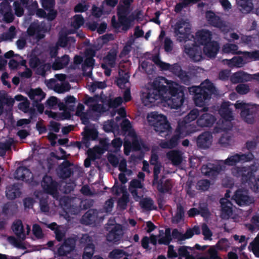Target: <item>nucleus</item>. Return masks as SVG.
Instances as JSON below:
<instances>
[{"instance_id": "f257e3e1", "label": "nucleus", "mask_w": 259, "mask_h": 259, "mask_svg": "<svg viewBox=\"0 0 259 259\" xmlns=\"http://www.w3.org/2000/svg\"><path fill=\"white\" fill-rule=\"evenodd\" d=\"M190 95H193V100L197 106L202 107L209 101L212 95L216 92L213 83L208 79H205L200 85L192 86L187 88Z\"/></svg>"}, {"instance_id": "f03ea898", "label": "nucleus", "mask_w": 259, "mask_h": 259, "mask_svg": "<svg viewBox=\"0 0 259 259\" xmlns=\"http://www.w3.org/2000/svg\"><path fill=\"white\" fill-rule=\"evenodd\" d=\"M167 91V86L161 84L160 81L155 80L151 84L150 88L142 93V103L145 106L151 107L156 101H163L164 99V95Z\"/></svg>"}, {"instance_id": "7ed1b4c3", "label": "nucleus", "mask_w": 259, "mask_h": 259, "mask_svg": "<svg viewBox=\"0 0 259 259\" xmlns=\"http://www.w3.org/2000/svg\"><path fill=\"white\" fill-rule=\"evenodd\" d=\"M258 166L255 163L248 166L237 167L236 176L241 178L243 184L248 183L250 189L255 193L259 192V177L254 182L255 172L258 170Z\"/></svg>"}, {"instance_id": "20e7f679", "label": "nucleus", "mask_w": 259, "mask_h": 259, "mask_svg": "<svg viewBox=\"0 0 259 259\" xmlns=\"http://www.w3.org/2000/svg\"><path fill=\"white\" fill-rule=\"evenodd\" d=\"M147 118L149 125L161 137H164L171 132V127L165 116L155 111L148 113Z\"/></svg>"}, {"instance_id": "39448f33", "label": "nucleus", "mask_w": 259, "mask_h": 259, "mask_svg": "<svg viewBox=\"0 0 259 259\" xmlns=\"http://www.w3.org/2000/svg\"><path fill=\"white\" fill-rule=\"evenodd\" d=\"M187 88L177 83L169 86L168 92L170 97L165 100L168 106L172 109H177L183 105Z\"/></svg>"}, {"instance_id": "423d86ee", "label": "nucleus", "mask_w": 259, "mask_h": 259, "mask_svg": "<svg viewBox=\"0 0 259 259\" xmlns=\"http://www.w3.org/2000/svg\"><path fill=\"white\" fill-rule=\"evenodd\" d=\"M235 107L236 109L241 110V116L246 123L253 124L255 122L257 114L256 107L237 101L235 104Z\"/></svg>"}, {"instance_id": "0eeeda50", "label": "nucleus", "mask_w": 259, "mask_h": 259, "mask_svg": "<svg viewBox=\"0 0 259 259\" xmlns=\"http://www.w3.org/2000/svg\"><path fill=\"white\" fill-rule=\"evenodd\" d=\"M175 36L180 42L186 43L189 39L191 27L189 23L183 19L179 20L174 26Z\"/></svg>"}, {"instance_id": "6e6552de", "label": "nucleus", "mask_w": 259, "mask_h": 259, "mask_svg": "<svg viewBox=\"0 0 259 259\" xmlns=\"http://www.w3.org/2000/svg\"><path fill=\"white\" fill-rule=\"evenodd\" d=\"M184 48L185 52L194 61H199L202 59L201 48L196 44V41H193L191 45L186 42Z\"/></svg>"}, {"instance_id": "1a4fd4ad", "label": "nucleus", "mask_w": 259, "mask_h": 259, "mask_svg": "<svg viewBox=\"0 0 259 259\" xmlns=\"http://www.w3.org/2000/svg\"><path fill=\"white\" fill-rule=\"evenodd\" d=\"M186 131L181 128L178 131L177 127L175 131V134L171 138L167 141H164L161 142L160 146L163 149H172L176 148L179 144L180 139L183 138L186 134Z\"/></svg>"}, {"instance_id": "9d476101", "label": "nucleus", "mask_w": 259, "mask_h": 259, "mask_svg": "<svg viewBox=\"0 0 259 259\" xmlns=\"http://www.w3.org/2000/svg\"><path fill=\"white\" fill-rule=\"evenodd\" d=\"M208 107H203L202 108L203 113H201L200 116L197 120L198 126L201 127H209L213 125L217 119L215 117L210 113L206 112L208 110Z\"/></svg>"}, {"instance_id": "9b49d317", "label": "nucleus", "mask_w": 259, "mask_h": 259, "mask_svg": "<svg viewBox=\"0 0 259 259\" xmlns=\"http://www.w3.org/2000/svg\"><path fill=\"white\" fill-rule=\"evenodd\" d=\"M130 13L129 7L125 6H118L117 9V16L118 17V21H116L115 16H113L111 18V25L116 29H119L121 27V24L126 17Z\"/></svg>"}, {"instance_id": "f8f14e48", "label": "nucleus", "mask_w": 259, "mask_h": 259, "mask_svg": "<svg viewBox=\"0 0 259 259\" xmlns=\"http://www.w3.org/2000/svg\"><path fill=\"white\" fill-rule=\"evenodd\" d=\"M201 112L202 111H199L197 109H193L183 118L182 120H180L178 122L177 126L178 131L182 128L186 132L187 128L191 125L190 123L195 120L197 117L200 116Z\"/></svg>"}, {"instance_id": "ddd939ff", "label": "nucleus", "mask_w": 259, "mask_h": 259, "mask_svg": "<svg viewBox=\"0 0 259 259\" xmlns=\"http://www.w3.org/2000/svg\"><path fill=\"white\" fill-rule=\"evenodd\" d=\"M41 186L45 192L52 195L58 193V183L53 180L51 176L46 175L43 177L41 182Z\"/></svg>"}, {"instance_id": "4468645a", "label": "nucleus", "mask_w": 259, "mask_h": 259, "mask_svg": "<svg viewBox=\"0 0 259 259\" xmlns=\"http://www.w3.org/2000/svg\"><path fill=\"white\" fill-rule=\"evenodd\" d=\"M222 167L220 164L207 163L203 165L201 168L202 174L210 179H214L222 171Z\"/></svg>"}, {"instance_id": "2eb2a0df", "label": "nucleus", "mask_w": 259, "mask_h": 259, "mask_svg": "<svg viewBox=\"0 0 259 259\" xmlns=\"http://www.w3.org/2000/svg\"><path fill=\"white\" fill-rule=\"evenodd\" d=\"M123 236L122 227L120 224L116 225L106 236V240L110 242L118 244Z\"/></svg>"}, {"instance_id": "dca6fc26", "label": "nucleus", "mask_w": 259, "mask_h": 259, "mask_svg": "<svg viewBox=\"0 0 259 259\" xmlns=\"http://www.w3.org/2000/svg\"><path fill=\"white\" fill-rule=\"evenodd\" d=\"M76 239L73 237H69L65 239L63 244L58 249V253L59 256H66L72 251L76 245Z\"/></svg>"}, {"instance_id": "f3484780", "label": "nucleus", "mask_w": 259, "mask_h": 259, "mask_svg": "<svg viewBox=\"0 0 259 259\" xmlns=\"http://www.w3.org/2000/svg\"><path fill=\"white\" fill-rule=\"evenodd\" d=\"M42 7L48 12V21H52L56 18L57 12L54 9L55 0H41Z\"/></svg>"}, {"instance_id": "a211bd4d", "label": "nucleus", "mask_w": 259, "mask_h": 259, "mask_svg": "<svg viewBox=\"0 0 259 259\" xmlns=\"http://www.w3.org/2000/svg\"><path fill=\"white\" fill-rule=\"evenodd\" d=\"M164 178V176H162L155 183V186H156L157 191L160 193H170L172 188L171 181L170 179H166L163 181Z\"/></svg>"}, {"instance_id": "6ab92c4d", "label": "nucleus", "mask_w": 259, "mask_h": 259, "mask_svg": "<svg viewBox=\"0 0 259 259\" xmlns=\"http://www.w3.org/2000/svg\"><path fill=\"white\" fill-rule=\"evenodd\" d=\"M219 49V43L216 41L212 40L204 46L203 52L207 57L210 58H214L217 55Z\"/></svg>"}, {"instance_id": "aec40b11", "label": "nucleus", "mask_w": 259, "mask_h": 259, "mask_svg": "<svg viewBox=\"0 0 259 259\" xmlns=\"http://www.w3.org/2000/svg\"><path fill=\"white\" fill-rule=\"evenodd\" d=\"M233 198L236 203L240 206L247 205L250 203L247 191L243 189L236 190Z\"/></svg>"}, {"instance_id": "412c9836", "label": "nucleus", "mask_w": 259, "mask_h": 259, "mask_svg": "<svg viewBox=\"0 0 259 259\" xmlns=\"http://www.w3.org/2000/svg\"><path fill=\"white\" fill-rule=\"evenodd\" d=\"M221 206V217L228 219L233 213L232 204L227 199L222 198L220 200Z\"/></svg>"}, {"instance_id": "4be33fe9", "label": "nucleus", "mask_w": 259, "mask_h": 259, "mask_svg": "<svg viewBox=\"0 0 259 259\" xmlns=\"http://www.w3.org/2000/svg\"><path fill=\"white\" fill-rule=\"evenodd\" d=\"M196 37L198 43L204 46L211 41L212 34L211 31L208 30L202 29L196 32Z\"/></svg>"}, {"instance_id": "5701e85b", "label": "nucleus", "mask_w": 259, "mask_h": 259, "mask_svg": "<svg viewBox=\"0 0 259 259\" xmlns=\"http://www.w3.org/2000/svg\"><path fill=\"white\" fill-rule=\"evenodd\" d=\"M98 212L96 209H89L82 217L81 222L82 224L90 225L94 224L97 220Z\"/></svg>"}, {"instance_id": "b1692460", "label": "nucleus", "mask_w": 259, "mask_h": 259, "mask_svg": "<svg viewBox=\"0 0 259 259\" xmlns=\"http://www.w3.org/2000/svg\"><path fill=\"white\" fill-rule=\"evenodd\" d=\"M31 175L30 169L24 166H19L16 170L14 173V177L16 179L23 181H29Z\"/></svg>"}, {"instance_id": "393cba45", "label": "nucleus", "mask_w": 259, "mask_h": 259, "mask_svg": "<svg viewBox=\"0 0 259 259\" xmlns=\"http://www.w3.org/2000/svg\"><path fill=\"white\" fill-rule=\"evenodd\" d=\"M44 27L38 23H31L27 29V33L29 36H33L36 34V37L38 39H42L45 37V35L40 32L43 30Z\"/></svg>"}, {"instance_id": "a878e982", "label": "nucleus", "mask_w": 259, "mask_h": 259, "mask_svg": "<svg viewBox=\"0 0 259 259\" xmlns=\"http://www.w3.org/2000/svg\"><path fill=\"white\" fill-rule=\"evenodd\" d=\"M70 58L68 55H64L61 57H57L52 64V68L55 70H58L64 68L69 63Z\"/></svg>"}, {"instance_id": "bb28decb", "label": "nucleus", "mask_w": 259, "mask_h": 259, "mask_svg": "<svg viewBox=\"0 0 259 259\" xmlns=\"http://www.w3.org/2000/svg\"><path fill=\"white\" fill-rule=\"evenodd\" d=\"M166 155L168 159L171 161V163L174 165H179L182 162V153L180 151L177 150H171L167 152Z\"/></svg>"}, {"instance_id": "cd10ccee", "label": "nucleus", "mask_w": 259, "mask_h": 259, "mask_svg": "<svg viewBox=\"0 0 259 259\" xmlns=\"http://www.w3.org/2000/svg\"><path fill=\"white\" fill-rule=\"evenodd\" d=\"M21 194V192L18 184H14L7 188L6 195L8 199L10 200H14L20 197Z\"/></svg>"}, {"instance_id": "c85d7f7f", "label": "nucleus", "mask_w": 259, "mask_h": 259, "mask_svg": "<svg viewBox=\"0 0 259 259\" xmlns=\"http://www.w3.org/2000/svg\"><path fill=\"white\" fill-rule=\"evenodd\" d=\"M211 136L209 134L204 133L200 135L197 139V145L198 147L206 149L209 147Z\"/></svg>"}, {"instance_id": "c756f323", "label": "nucleus", "mask_w": 259, "mask_h": 259, "mask_svg": "<svg viewBox=\"0 0 259 259\" xmlns=\"http://www.w3.org/2000/svg\"><path fill=\"white\" fill-rule=\"evenodd\" d=\"M28 96L33 102L34 101H41L45 98L46 94L40 88H37L31 90L29 92Z\"/></svg>"}, {"instance_id": "7c9ffc66", "label": "nucleus", "mask_w": 259, "mask_h": 259, "mask_svg": "<svg viewBox=\"0 0 259 259\" xmlns=\"http://www.w3.org/2000/svg\"><path fill=\"white\" fill-rule=\"evenodd\" d=\"M185 217V210L184 207L180 204H177V210L175 216L171 219V222L174 224H178Z\"/></svg>"}, {"instance_id": "2f4dec72", "label": "nucleus", "mask_w": 259, "mask_h": 259, "mask_svg": "<svg viewBox=\"0 0 259 259\" xmlns=\"http://www.w3.org/2000/svg\"><path fill=\"white\" fill-rule=\"evenodd\" d=\"M141 207L146 210H156L157 207L154 205L153 200L150 197L142 199L140 202Z\"/></svg>"}, {"instance_id": "473e14b6", "label": "nucleus", "mask_w": 259, "mask_h": 259, "mask_svg": "<svg viewBox=\"0 0 259 259\" xmlns=\"http://www.w3.org/2000/svg\"><path fill=\"white\" fill-rule=\"evenodd\" d=\"M70 162L68 160L64 161L62 163L61 168V176L62 178H68L71 176L72 171L70 168Z\"/></svg>"}, {"instance_id": "72a5a7b5", "label": "nucleus", "mask_w": 259, "mask_h": 259, "mask_svg": "<svg viewBox=\"0 0 259 259\" xmlns=\"http://www.w3.org/2000/svg\"><path fill=\"white\" fill-rule=\"evenodd\" d=\"M193 76L194 75H193L192 72L183 70L182 72L179 74L178 77L183 83L185 85H189L191 84L192 79Z\"/></svg>"}, {"instance_id": "f704fd0d", "label": "nucleus", "mask_w": 259, "mask_h": 259, "mask_svg": "<svg viewBox=\"0 0 259 259\" xmlns=\"http://www.w3.org/2000/svg\"><path fill=\"white\" fill-rule=\"evenodd\" d=\"M135 20H136V17H135V13H133L128 16H127L126 17V19L123 20L122 23L121 24V26H122V30L126 32L132 26V23Z\"/></svg>"}, {"instance_id": "c9c22d12", "label": "nucleus", "mask_w": 259, "mask_h": 259, "mask_svg": "<svg viewBox=\"0 0 259 259\" xmlns=\"http://www.w3.org/2000/svg\"><path fill=\"white\" fill-rule=\"evenodd\" d=\"M95 246L94 243H90L84 246L82 259H92L95 252Z\"/></svg>"}, {"instance_id": "e433bc0d", "label": "nucleus", "mask_w": 259, "mask_h": 259, "mask_svg": "<svg viewBox=\"0 0 259 259\" xmlns=\"http://www.w3.org/2000/svg\"><path fill=\"white\" fill-rule=\"evenodd\" d=\"M5 9H6V11L5 12L4 10H2L3 13H4V20L5 22L6 23L12 22L14 19V16L8 4L5 5Z\"/></svg>"}, {"instance_id": "4c0bfd02", "label": "nucleus", "mask_w": 259, "mask_h": 259, "mask_svg": "<svg viewBox=\"0 0 259 259\" xmlns=\"http://www.w3.org/2000/svg\"><path fill=\"white\" fill-rule=\"evenodd\" d=\"M51 68V65L50 63L41 62V64L35 68V73L38 75L45 77L46 75V72L50 70Z\"/></svg>"}, {"instance_id": "58836bf2", "label": "nucleus", "mask_w": 259, "mask_h": 259, "mask_svg": "<svg viewBox=\"0 0 259 259\" xmlns=\"http://www.w3.org/2000/svg\"><path fill=\"white\" fill-rule=\"evenodd\" d=\"M12 229L18 237H20L21 235L23 234L24 228L21 220H18L14 222L12 226Z\"/></svg>"}, {"instance_id": "ea45409f", "label": "nucleus", "mask_w": 259, "mask_h": 259, "mask_svg": "<svg viewBox=\"0 0 259 259\" xmlns=\"http://www.w3.org/2000/svg\"><path fill=\"white\" fill-rule=\"evenodd\" d=\"M239 6L245 13H250L253 8L252 0H240Z\"/></svg>"}, {"instance_id": "a19ab883", "label": "nucleus", "mask_w": 259, "mask_h": 259, "mask_svg": "<svg viewBox=\"0 0 259 259\" xmlns=\"http://www.w3.org/2000/svg\"><path fill=\"white\" fill-rule=\"evenodd\" d=\"M245 74L243 71H238L230 76V80L234 83L242 82L245 80Z\"/></svg>"}, {"instance_id": "79ce46f5", "label": "nucleus", "mask_w": 259, "mask_h": 259, "mask_svg": "<svg viewBox=\"0 0 259 259\" xmlns=\"http://www.w3.org/2000/svg\"><path fill=\"white\" fill-rule=\"evenodd\" d=\"M84 20L81 15H75L71 25L75 29H78L84 24Z\"/></svg>"}, {"instance_id": "37998d69", "label": "nucleus", "mask_w": 259, "mask_h": 259, "mask_svg": "<svg viewBox=\"0 0 259 259\" xmlns=\"http://www.w3.org/2000/svg\"><path fill=\"white\" fill-rule=\"evenodd\" d=\"M227 62V65L230 67H241V65L243 64V59L240 57H234L231 59L226 60Z\"/></svg>"}, {"instance_id": "c03bdc74", "label": "nucleus", "mask_w": 259, "mask_h": 259, "mask_svg": "<svg viewBox=\"0 0 259 259\" xmlns=\"http://www.w3.org/2000/svg\"><path fill=\"white\" fill-rule=\"evenodd\" d=\"M82 134L85 136H88L89 139H91L92 140H96L98 136V133L96 130L89 128L87 126L84 127V132Z\"/></svg>"}, {"instance_id": "a18cd8bd", "label": "nucleus", "mask_w": 259, "mask_h": 259, "mask_svg": "<svg viewBox=\"0 0 259 259\" xmlns=\"http://www.w3.org/2000/svg\"><path fill=\"white\" fill-rule=\"evenodd\" d=\"M119 77L116 80V84L117 86L123 89L125 87V84L128 82L130 76L127 73H124V75L121 76L120 72H119Z\"/></svg>"}, {"instance_id": "49530a36", "label": "nucleus", "mask_w": 259, "mask_h": 259, "mask_svg": "<svg viewBox=\"0 0 259 259\" xmlns=\"http://www.w3.org/2000/svg\"><path fill=\"white\" fill-rule=\"evenodd\" d=\"M129 201L128 194L126 193H123L122 196L119 198L117 201L118 206L122 209L126 208L127 204Z\"/></svg>"}, {"instance_id": "de8ad7c7", "label": "nucleus", "mask_w": 259, "mask_h": 259, "mask_svg": "<svg viewBox=\"0 0 259 259\" xmlns=\"http://www.w3.org/2000/svg\"><path fill=\"white\" fill-rule=\"evenodd\" d=\"M126 255V252L123 250L114 249L109 253V257L113 259H119Z\"/></svg>"}, {"instance_id": "09e8293b", "label": "nucleus", "mask_w": 259, "mask_h": 259, "mask_svg": "<svg viewBox=\"0 0 259 259\" xmlns=\"http://www.w3.org/2000/svg\"><path fill=\"white\" fill-rule=\"evenodd\" d=\"M210 184V183L209 180L202 179L197 182L196 187L198 190L205 191L209 189Z\"/></svg>"}, {"instance_id": "8fccbe9b", "label": "nucleus", "mask_w": 259, "mask_h": 259, "mask_svg": "<svg viewBox=\"0 0 259 259\" xmlns=\"http://www.w3.org/2000/svg\"><path fill=\"white\" fill-rule=\"evenodd\" d=\"M123 99L121 97H118L114 99H109L107 102V105L110 108H116L121 105Z\"/></svg>"}, {"instance_id": "3c124183", "label": "nucleus", "mask_w": 259, "mask_h": 259, "mask_svg": "<svg viewBox=\"0 0 259 259\" xmlns=\"http://www.w3.org/2000/svg\"><path fill=\"white\" fill-rule=\"evenodd\" d=\"M16 35V28L14 26H11L8 31L2 34V37L4 40L11 39L15 37Z\"/></svg>"}, {"instance_id": "603ef678", "label": "nucleus", "mask_w": 259, "mask_h": 259, "mask_svg": "<svg viewBox=\"0 0 259 259\" xmlns=\"http://www.w3.org/2000/svg\"><path fill=\"white\" fill-rule=\"evenodd\" d=\"M238 49L237 45L232 44H227L223 47V51L225 53L236 54Z\"/></svg>"}, {"instance_id": "864d4df0", "label": "nucleus", "mask_w": 259, "mask_h": 259, "mask_svg": "<svg viewBox=\"0 0 259 259\" xmlns=\"http://www.w3.org/2000/svg\"><path fill=\"white\" fill-rule=\"evenodd\" d=\"M70 38L73 39V37L67 36L66 35L60 36L59 37L56 45L58 46V47H60L62 48H65L67 46L68 42L70 40Z\"/></svg>"}, {"instance_id": "5fc2aeb1", "label": "nucleus", "mask_w": 259, "mask_h": 259, "mask_svg": "<svg viewBox=\"0 0 259 259\" xmlns=\"http://www.w3.org/2000/svg\"><path fill=\"white\" fill-rule=\"evenodd\" d=\"M239 161L241 162H249L252 160L254 158V155L251 152L247 153L238 154Z\"/></svg>"}, {"instance_id": "6e6d98bb", "label": "nucleus", "mask_w": 259, "mask_h": 259, "mask_svg": "<svg viewBox=\"0 0 259 259\" xmlns=\"http://www.w3.org/2000/svg\"><path fill=\"white\" fill-rule=\"evenodd\" d=\"M116 57L117 52L115 50L111 51L108 53L107 56L105 58V59L109 62V64L111 66H113L115 63Z\"/></svg>"}, {"instance_id": "4d7b16f0", "label": "nucleus", "mask_w": 259, "mask_h": 259, "mask_svg": "<svg viewBox=\"0 0 259 259\" xmlns=\"http://www.w3.org/2000/svg\"><path fill=\"white\" fill-rule=\"evenodd\" d=\"M219 113L222 118L225 120L231 121L233 119L231 110H219Z\"/></svg>"}, {"instance_id": "13d9d810", "label": "nucleus", "mask_w": 259, "mask_h": 259, "mask_svg": "<svg viewBox=\"0 0 259 259\" xmlns=\"http://www.w3.org/2000/svg\"><path fill=\"white\" fill-rule=\"evenodd\" d=\"M236 91L240 95L247 94L250 91L249 87L247 84L240 83L236 87Z\"/></svg>"}, {"instance_id": "bf43d9fd", "label": "nucleus", "mask_w": 259, "mask_h": 259, "mask_svg": "<svg viewBox=\"0 0 259 259\" xmlns=\"http://www.w3.org/2000/svg\"><path fill=\"white\" fill-rule=\"evenodd\" d=\"M15 205L12 203L8 202L5 203L2 207V213L5 215L10 214L13 209L16 208Z\"/></svg>"}, {"instance_id": "052dcab7", "label": "nucleus", "mask_w": 259, "mask_h": 259, "mask_svg": "<svg viewBox=\"0 0 259 259\" xmlns=\"http://www.w3.org/2000/svg\"><path fill=\"white\" fill-rule=\"evenodd\" d=\"M238 162H239L238 153H236L233 155L228 157L225 161L224 163L226 165L229 166H233L236 164Z\"/></svg>"}, {"instance_id": "680f3d73", "label": "nucleus", "mask_w": 259, "mask_h": 259, "mask_svg": "<svg viewBox=\"0 0 259 259\" xmlns=\"http://www.w3.org/2000/svg\"><path fill=\"white\" fill-rule=\"evenodd\" d=\"M201 228L202 234L204 236V239L205 240H211L212 239L211 237L212 233L208 226L206 224H203Z\"/></svg>"}, {"instance_id": "e2e57ef3", "label": "nucleus", "mask_w": 259, "mask_h": 259, "mask_svg": "<svg viewBox=\"0 0 259 259\" xmlns=\"http://www.w3.org/2000/svg\"><path fill=\"white\" fill-rule=\"evenodd\" d=\"M161 165L160 164L154 165L153 168V179L152 182V186H155V183L158 182L159 179V174L160 172Z\"/></svg>"}, {"instance_id": "0e129e2a", "label": "nucleus", "mask_w": 259, "mask_h": 259, "mask_svg": "<svg viewBox=\"0 0 259 259\" xmlns=\"http://www.w3.org/2000/svg\"><path fill=\"white\" fill-rule=\"evenodd\" d=\"M32 232L37 238L41 239L44 237L42 229L39 225L35 224L33 225Z\"/></svg>"}, {"instance_id": "69168bd1", "label": "nucleus", "mask_w": 259, "mask_h": 259, "mask_svg": "<svg viewBox=\"0 0 259 259\" xmlns=\"http://www.w3.org/2000/svg\"><path fill=\"white\" fill-rule=\"evenodd\" d=\"M80 245L83 246L87 245L90 243H93V241L92 237L87 234H83L79 240Z\"/></svg>"}, {"instance_id": "338daca9", "label": "nucleus", "mask_w": 259, "mask_h": 259, "mask_svg": "<svg viewBox=\"0 0 259 259\" xmlns=\"http://www.w3.org/2000/svg\"><path fill=\"white\" fill-rule=\"evenodd\" d=\"M243 56L246 58L259 60V51H254L250 52H244L243 53Z\"/></svg>"}, {"instance_id": "774afa93", "label": "nucleus", "mask_w": 259, "mask_h": 259, "mask_svg": "<svg viewBox=\"0 0 259 259\" xmlns=\"http://www.w3.org/2000/svg\"><path fill=\"white\" fill-rule=\"evenodd\" d=\"M183 70L182 69L181 66L178 63H175L172 65H170L169 71L172 72L177 77L179 76Z\"/></svg>"}]
</instances>
